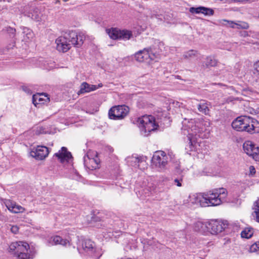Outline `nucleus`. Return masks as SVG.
Here are the masks:
<instances>
[{"mask_svg": "<svg viewBox=\"0 0 259 259\" xmlns=\"http://www.w3.org/2000/svg\"><path fill=\"white\" fill-rule=\"evenodd\" d=\"M22 33L23 35V40L26 42L30 40L34 36L32 31L27 27L23 28Z\"/></svg>", "mask_w": 259, "mask_h": 259, "instance_id": "20", "label": "nucleus"}, {"mask_svg": "<svg viewBox=\"0 0 259 259\" xmlns=\"http://www.w3.org/2000/svg\"><path fill=\"white\" fill-rule=\"evenodd\" d=\"M219 24L223 26L230 27L232 28H236V22L233 21H229L226 19L219 20Z\"/></svg>", "mask_w": 259, "mask_h": 259, "instance_id": "24", "label": "nucleus"}, {"mask_svg": "<svg viewBox=\"0 0 259 259\" xmlns=\"http://www.w3.org/2000/svg\"><path fill=\"white\" fill-rule=\"evenodd\" d=\"M249 28V25L247 23L243 21H238L236 22V28L247 29Z\"/></svg>", "mask_w": 259, "mask_h": 259, "instance_id": "29", "label": "nucleus"}, {"mask_svg": "<svg viewBox=\"0 0 259 259\" xmlns=\"http://www.w3.org/2000/svg\"><path fill=\"white\" fill-rule=\"evenodd\" d=\"M50 98L47 95L41 94L37 95H33L32 97V103L36 106V105L44 104L49 103Z\"/></svg>", "mask_w": 259, "mask_h": 259, "instance_id": "17", "label": "nucleus"}, {"mask_svg": "<svg viewBox=\"0 0 259 259\" xmlns=\"http://www.w3.org/2000/svg\"><path fill=\"white\" fill-rule=\"evenodd\" d=\"M22 90L27 94H31L30 90L26 86H23L22 87Z\"/></svg>", "mask_w": 259, "mask_h": 259, "instance_id": "39", "label": "nucleus"}, {"mask_svg": "<svg viewBox=\"0 0 259 259\" xmlns=\"http://www.w3.org/2000/svg\"><path fill=\"white\" fill-rule=\"evenodd\" d=\"M137 123L145 136H147L151 132L155 130L158 126L155 123V118L151 115H144L139 117L137 120Z\"/></svg>", "mask_w": 259, "mask_h": 259, "instance_id": "6", "label": "nucleus"}, {"mask_svg": "<svg viewBox=\"0 0 259 259\" xmlns=\"http://www.w3.org/2000/svg\"><path fill=\"white\" fill-rule=\"evenodd\" d=\"M249 41L250 43H252L253 44H255L256 43V42H254L253 41H250V40H249Z\"/></svg>", "mask_w": 259, "mask_h": 259, "instance_id": "46", "label": "nucleus"}, {"mask_svg": "<svg viewBox=\"0 0 259 259\" xmlns=\"http://www.w3.org/2000/svg\"><path fill=\"white\" fill-rule=\"evenodd\" d=\"M87 243H88L87 241L85 242V247L88 248H93L92 245L91 244H89V246H87Z\"/></svg>", "mask_w": 259, "mask_h": 259, "instance_id": "44", "label": "nucleus"}, {"mask_svg": "<svg viewBox=\"0 0 259 259\" xmlns=\"http://www.w3.org/2000/svg\"><path fill=\"white\" fill-rule=\"evenodd\" d=\"M187 140L189 141V142L188 145H187V146L186 147V150H187V153H188V152L194 150L195 148L194 146L193 145V143L190 138V137H187Z\"/></svg>", "mask_w": 259, "mask_h": 259, "instance_id": "31", "label": "nucleus"}, {"mask_svg": "<svg viewBox=\"0 0 259 259\" xmlns=\"http://www.w3.org/2000/svg\"><path fill=\"white\" fill-rule=\"evenodd\" d=\"M201 7L197 8L191 7L189 9V12L192 14H201Z\"/></svg>", "mask_w": 259, "mask_h": 259, "instance_id": "34", "label": "nucleus"}, {"mask_svg": "<svg viewBox=\"0 0 259 259\" xmlns=\"http://www.w3.org/2000/svg\"><path fill=\"white\" fill-rule=\"evenodd\" d=\"M128 112V107L118 105L112 107L109 111L108 115L110 119L118 120L123 118Z\"/></svg>", "mask_w": 259, "mask_h": 259, "instance_id": "7", "label": "nucleus"}, {"mask_svg": "<svg viewBox=\"0 0 259 259\" xmlns=\"http://www.w3.org/2000/svg\"><path fill=\"white\" fill-rule=\"evenodd\" d=\"M244 152L255 161H259V148L255 147L252 142L245 141L243 144Z\"/></svg>", "mask_w": 259, "mask_h": 259, "instance_id": "10", "label": "nucleus"}, {"mask_svg": "<svg viewBox=\"0 0 259 259\" xmlns=\"http://www.w3.org/2000/svg\"><path fill=\"white\" fill-rule=\"evenodd\" d=\"M97 89L98 87L96 85L89 84L87 82H83L80 85V89L78 92V94L80 95L85 93H89Z\"/></svg>", "mask_w": 259, "mask_h": 259, "instance_id": "19", "label": "nucleus"}, {"mask_svg": "<svg viewBox=\"0 0 259 259\" xmlns=\"http://www.w3.org/2000/svg\"><path fill=\"white\" fill-rule=\"evenodd\" d=\"M221 195H189V202L201 207L217 206L224 202Z\"/></svg>", "mask_w": 259, "mask_h": 259, "instance_id": "4", "label": "nucleus"}, {"mask_svg": "<svg viewBox=\"0 0 259 259\" xmlns=\"http://www.w3.org/2000/svg\"><path fill=\"white\" fill-rule=\"evenodd\" d=\"M259 209V197L258 199L254 202L252 210H256Z\"/></svg>", "mask_w": 259, "mask_h": 259, "instance_id": "36", "label": "nucleus"}, {"mask_svg": "<svg viewBox=\"0 0 259 259\" xmlns=\"http://www.w3.org/2000/svg\"><path fill=\"white\" fill-rule=\"evenodd\" d=\"M240 35L241 36L243 37H247L249 36V35L248 34V32L245 31L241 32L240 33Z\"/></svg>", "mask_w": 259, "mask_h": 259, "instance_id": "41", "label": "nucleus"}, {"mask_svg": "<svg viewBox=\"0 0 259 259\" xmlns=\"http://www.w3.org/2000/svg\"><path fill=\"white\" fill-rule=\"evenodd\" d=\"M218 61L212 57L209 56L206 58L205 61L204 62L203 66H205L206 68L210 67H214L217 66Z\"/></svg>", "mask_w": 259, "mask_h": 259, "instance_id": "22", "label": "nucleus"}, {"mask_svg": "<svg viewBox=\"0 0 259 259\" xmlns=\"http://www.w3.org/2000/svg\"><path fill=\"white\" fill-rule=\"evenodd\" d=\"M103 86V84L102 83H99L98 85H97V87H98V89L99 88H101Z\"/></svg>", "mask_w": 259, "mask_h": 259, "instance_id": "45", "label": "nucleus"}, {"mask_svg": "<svg viewBox=\"0 0 259 259\" xmlns=\"http://www.w3.org/2000/svg\"><path fill=\"white\" fill-rule=\"evenodd\" d=\"M208 223H203L201 221H197L193 225V229L195 231L205 233L208 232Z\"/></svg>", "mask_w": 259, "mask_h": 259, "instance_id": "18", "label": "nucleus"}, {"mask_svg": "<svg viewBox=\"0 0 259 259\" xmlns=\"http://www.w3.org/2000/svg\"><path fill=\"white\" fill-rule=\"evenodd\" d=\"M49 149L46 146H38L34 150L30 152V155L38 160L45 159L49 154Z\"/></svg>", "mask_w": 259, "mask_h": 259, "instance_id": "13", "label": "nucleus"}, {"mask_svg": "<svg viewBox=\"0 0 259 259\" xmlns=\"http://www.w3.org/2000/svg\"><path fill=\"white\" fill-rule=\"evenodd\" d=\"M84 163H85V164H88V162H87V160H84Z\"/></svg>", "mask_w": 259, "mask_h": 259, "instance_id": "47", "label": "nucleus"}, {"mask_svg": "<svg viewBox=\"0 0 259 259\" xmlns=\"http://www.w3.org/2000/svg\"><path fill=\"white\" fill-rule=\"evenodd\" d=\"M250 174L253 175L255 173V169L253 166L251 165L249 166Z\"/></svg>", "mask_w": 259, "mask_h": 259, "instance_id": "38", "label": "nucleus"}, {"mask_svg": "<svg viewBox=\"0 0 259 259\" xmlns=\"http://www.w3.org/2000/svg\"><path fill=\"white\" fill-rule=\"evenodd\" d=\"M24 13L25 16L36 21L40 20L39 10L34 5L26 6Z\"/></svg>", "mask_w": 259, "mask_h": 259, "instance_id": "12", "label": "nucleus"}, {"mask_svg": "<svg viewBox=\"0 0 259 259\" xmlns=\"http://www.w3.org/2000/svg\"><path fill=\"white\" fill-rule=\"evenodd\" d=\"M48 243L50 245H61L63 246L70 245V242L67 239H64L59 236H54L51 237L48 240Z\"/></svg>", "mask_w": 259, "mask_h": 259, "instance_id": "16", "label": "nucleus"}, {"mask_svg": "<svg viewBox=\"0 0 259 259\" xmlns=\"http://www.w3.org/2000/svg\"><path fill=\"white\" fill-rule=\"evenodd\" d=\"M163 46L162 42H159L157 45L144 48L135 54V58L139 62L150 63L152 61L158 58L160 53V48Z\"/></svg>", "mask_w": 259, "mask_h": 259, "instance_id": "3", "label": "nucleus"}, {"mask_svg": "<svg viewBox=\"0 0 259 259\" xmlns=\"http://www.w3.org/2000/svg\"><path fill=\"white\" fill-rule=\"evenodd\" d=\"M91 242L90 241H88V243L90 244Z\"/></svg>", "mask_w": 259, "mask_h": 259, "instance_id": "49", "label": "nucleus"}, {"mask_svg": "<svg viewBox=\"0 0 259 259\" xmlns=\"http://www.w3.org/2000/svg\"><path fill=\"white\" fill-rule=\"evenodd\" d=\"M7 31L10 34L11 37H13L15 35L16 30L13 28L9 27L8 28Z\"/></svg>", "mask_w": 259, "mask_h": 259, "instance_id": "37", "label": "nucleus"}, {"mask_svg": "<svg viewBox=\"0 0 259 259\" xmlns=\"http://www.w3.org/2000/svg\"><path fill=\"white\" fill-rule=\"evenodd\" d=\"M7 208L11 212L14 213L23 212L25 209L21 206L16 204V203L11 200L7 199L5 202Z\"/></svg>", "mask_w": 259, "mask_h": 259, "instance_id": "15", "label": "nucleus"}, {"mask_svg": "<svg viewBox=\"0 0 259 259\" xmlns=\"http://www.w3.org/2000/svg\"><path fill=\"white\" fill-rule=\"evenodd\" d=\"M89 164L91 165L88 166V167L91 170L96 169L99 167V164L97 160L92 158L89 159Z\"/></svg>", "mask_w": 259, "mask_h": 259, "instance_id": "27", "label": "nucleus"}, {"mask_svg": "<svg viewBox=\"0 0 259 259\" xmlns=\"http://www.w3.org/2000/svg\"><path fill=\"white\" fill-rule=\"evenodd\" d=\"M29 244L23 241L12 243L9 246V251L18 259H29L31 254L28 252Z\"/></svg>", "mask_w": 259, "mask_h": 259, "instance_id": "5", "label": "nucleus"}, {"mask_svg": "<svg viewBox=\"0 0 259 259\" xmlns=\"http://www.w3.org/2000/svg\"><path fill=\"white\" fill-rule=\"evenodd\" d=\"M198 52L197 51L191 50L185 52L183 57L185 59H191L197 56Z\"/></svg>", "mask_w": 259, "mask_h": 259, "instance_id": "25", "label": "nucleus"}, {"mask_svg": "<svg viewBox=\"0 0 259 259\" xmlns=\"http://www.w3.org/2000/svg\"><path fill=\"white\" fill-rule=\"evenodd\" d=\"M253 234V229L250 227L245 228L241 233V237L244 238H250Z\"/></svg>", "mask_w": 259, "mask_h": 259, "instance_id": "23", "label": "nucleus"}, {"mask_svg": "<svg viewBox=\"0 0 259 259\" xmlns=\"http://www.w3.org/2000/svg\"><path fill=\"white\" fill-rule=\"evenodd\" d=\"M106 33L113 39H129L132 36L131 31L127 30H118L116 28L107 29Z\"/></svg>", "mask_w": 259, "mask_h": 259, "instance_id": "8", "label": "nucleus"}, {"mask_svg": "<svg viewBox=\"0 0 259 259\" xmlns=\"http://www.w3.org/2000/svg\"><path fill=\"white\" fill-rule=\"evenodd\" d=\"M85 37L82 33L69 31L63 36H60L56 39L57 49L60 52H66L71 48V45L79 48L83 44Z\"/></svg>", "mask_w": 259, "mask_h": 259, "instance_id": "1", "label": "nucleus"}, {"mask_svg": "<svg viewBox=\"0 0 259 259\" xmlns=\"http://www.w3.org/2000/svg\"><path fill=\"white\" fill-rule=\"evenodd\" d=\"M227 226V224L223 222L211 220L208 222V232L212 235H217L223 230Z\"/></svg>", "mask_w": 259, "mask_h": 259, "instance_id": "11", "label": "nucleus"}, {"mask_svg": "<svg viewBox=\"0 0 259 259\" xmlns=\"http://www.w3.org/2000/svg\"><path fill=\"white\" fill-rule=\"evenodd\" d=\"M208 105L209 104L208 102L203 101L198 105V109L200 112L205 115H208L209 112Z\"/></svg>", "mask_w": 259, "mask_h": 259, "instance_id": "21", "label": "nucleus"}, {"mask_svg": "<svg viewBox=\"0 0 259 259\" xmlns=\"http://www.w3.org/2000/svg\"><path fill=\"white\" fill-rule=\"evenodd\" d=\"M253 67L254 71L253 73L255 75V79L257 80L259 77V60L254 64Z\"/></svg>", "mask_w": 259, "mask_h": 259, "instance_id": "30", "label": "nucleus"}, {"mask_svg": "<svg viewBox=\"0 0 259 259\" xmlns=\"http://www.w3.org/2000/svg\"><path fill=\"white\" fill-rule=\"evenodd\" d=\"M249 251L251 252L259 251V241H257L252 244L250 247Z\"/></svg>", "mask_w": 259, "mask_h": 259, "instance_id": "32", "label": "nucleus"}, {"mask_svg": "<svg viewBox=\"0 0 259 259\" xmlns=\"http://www.w3.org/2000/svg\"><path fill=\"white\" fill-rule=\"evenodd\" d=\"M251 215L253 218V219L255 222L259 223V209L253 210Z\"/></svg>", "mask_w": 259, "mask_h": 259, "instance_id": "33", "label": "nucleus"}, {"mask_svg": "<svg viewBox=\"0 0 259 259\" xmlns=\"http://www.w3.org/2000/svg\"><path fill=\"white\" fill-rule=\"evenodd\" d=\"M18 228L17 226H12L11 227V231L15 234L18 232Z\"/></svg>", "mask_w": 259, "mask_h": 259, "instance_id": "40", "label": "nucleus"}, {"mask_svg": "<svg viewBox=\"0 0 259 259\" xmlns=\"http://www.w3.org/2000/svg\"><path fill=\"white\" fill-rule=\"evenodd\" d=\"M168 157L163 151L155 152L152 159V162L155 167L163 169L167 163Z\"/></svg>", "mask_w": 259, "mask_h": 259, "instance_id": "9", "label": "nucleus"}, {"mask_svg": "<svg viewBox=\"0 0 259 259\" xmlns=\"http://www.w3.org/2000/svg\"><path fill=\"white\" fill-rule=\"evenodd\" d=\"M209 194H227V190L223 187L213 189L209 192Z\"/></svg>", "mask_w": 259, "mask_h": 259, "instance_id": "26", "label": "nucleus"}, {"mask_svg": "<svg viewBox=\"0 0 259 259\" xmlns=\"http://www.w3.org/2000/svg\"><path fill=\"white\" fill-rule=\"evenodd\" d=\"M60 3V1H57L56 2V3Z\"/></svg>", "mask_w": 259, "mask_h": 259, "instance_id": "48", "label": "nucleus"}, {"mask_svg": "<svg viewBox=\"0 0 259 259\" xmlns=\"http://www.w3.org/2000/svg\"><path fill=\"white\" fill-rule=\"evenodd\" d=\"M101 220L100 217L97 216L95 214H92L91 216V220L90 221V222L92 223L93 222H99Z\"/></svg>", "mask_w": 259, "mask_h": 259, "instance_id": "35", "label": "nucleus"}, {"mask_svg": "<svg viewBox=\"0 0 259 259\" xmlns=\"http://www.w3.org/2000/svg\"><path fill=\"white\" fill-rule=\"evenodd\" d=\"M133 158L135 159V162L139 163L141 161V158L139 157H134Z\"/></svg>", "mask_w": 259, "mask_h": 259, "instance_id": "43", "label": "nucleus"}, {"mask_svg": "<svg viewBox=\"0 0 259 259\" xmlns=\"http://www.w3.org/2000/svg\"><path fill=\"white\" fill-rule=\"evenodd\" d=\"M232 127L239 132H246L249 134L259 133V122L249 116H240L232 123Z\"/></svg>", "mask_w": 259, "mask_h": 259, "instance_id": "2", "label": "nucleus"}, {"mask_svg": "<svg viewBox=\"0 0 259 259\" xmlns=\"http://www.w3.org/2000/svg\"><path fill=\"white\" fill-rule=\"evenodd\" d=\"M54 156L57 157L61 163L65 161L69 162L70 160L72 158L70 152L67 151L66 147H63L58 152L55 154Z\"/></svg>", "mask_w": 259, "mask_h": 259, "instance_id": "14", "label": "nucleus"}, {"mask_svg": "<svg viewBox=\"0 0 259 259\" xmlns=\"http://www.w3.org/2000/svg\"><path fill=\"white\" fill-rule=\"evenodd\" d=\"M201 14L205 16H212L214 14V11L211 8L201 7Z\"/></svg>", "mask_w": 259, "mask_h": 259, "instance_id": "28", "label": "nucleus"}, {"mask_svg": "<svg viewBox=\"0 0 259 259\" xmlns=\"http://www.w3.org/2000/svg\"><path fill=\"white\" fill-rule=\"evenodd\" d=\"M175 184L178 186H181V183L180 182V180H178V179H175Z\"/></svg>", "mask_w": 259, "mask_h": 259, "instance_id": "42", "label": "nucleus"}]
</instances>
